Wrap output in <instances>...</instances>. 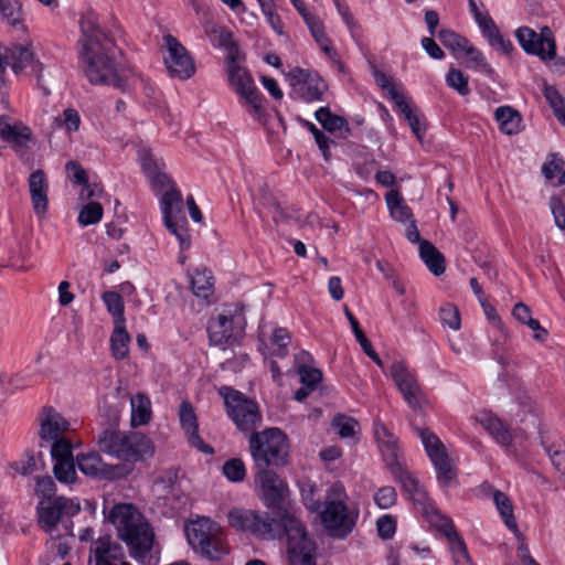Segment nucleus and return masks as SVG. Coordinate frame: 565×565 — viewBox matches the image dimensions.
<instances>
[{
    "mask_svg": "<svg viewBox=\"0 0 565 565\" xmlns=\"http://www.w3.org/2000/svg\"><path fill=\"white\" fill-rule=\"evenodd\" d=\"M344 313L351 324L352 331H353L358 342L362 347L365 354L369 358H371L379 366H382V360L380 359L379 354L374 351L371 342L369 341V339L365 337L364 332L360 328L358 319L353 316V313L348 308L344 309Z\"/></svg>",
    "mask_w": 565,
    "mask_h": 565,
    "instance_id": "obj_40",
    "label": "nucleus"
},
{
    "mask_svg": "<svg viewBox=\"0 0 565 565\" xmlns=\"http://www.w3.org/2000/svg\"><path fill=\"white\" fill-rule=\"evenodd\" d=\"M463 54L468 57L467 66L469 68L481 72L488 76H491L494 73L483 54L472 44H468Z\"/></svg>",
    "mask_w": 565,
    "mask_h": 565,
    "instance_id": "obj_44",
    "label": "nucleus"
},
{
    "mask_svg": "<svg viewBox=\"0 0 565 565\" xmlns=\"http://www.w3.org/2000/svg\"><path fill=\"white\" fill-rule=\"evenodd\" d=\"M288 79L295 92L308 103L321 100L328 87L318 73L299 67L288 73Z\"/></svg>",
    "mask_w": 565,
    "mask_h": 565,
    "instance_id": "obj_18",
    "label": "nucleus"
},
{
    "mask_svg": "<svg viewBox=\"0 0 565 565\" xmlns=\"http://www.w3.org/2000/svg\"><path fill=\"white\" fill-rule=\"evenodd\" d=\"M7 63H10L12 71L18 74L25 67L31 66L32 72L36 74L38 82L40 83L43 65L39 61H34V54L31 46L17 45L7 52Z\"/></svg>",
    "mask_w": 565,
    "mask_h": 565,
    "instance_id": "obj_24",
    "label": "nucleus"
},
{
    "mask_svg": "<svg viewBox=\"0 0 565 565\" xmlns=\"http://www.w3.org/2000/svg\"><path fill=\"white\" fill-rule=\"evenodd\" d=\"M227 520L232 527L263 539L285 535L288 565H316V544L294 512L279 510L276 518L268 519L252 510L235 508L228 512Z\"/></svg>",
    "mask_w": 565,
    "mask_h": 565,
    "instance_id": "obj_1",
    "label": "nucleus"
},
{
    "mask_svg": "<svg viewBox=\"0 0 565 565\" xmlns=\"http://www.w3.org/2000/svg\"><path fill=\"white\" fill-rule=\"evenodd\" d=\"M227 76L230 85L244 99L245 104L249 106L250 115L257 120H262L265 115L263 96L255 86L249 73L244 67H241L232 55L227 61Z\"/></svg>",
    "mask_w": 565,
    "mask_h": 565,
    "instance_id": "obj_9",
    "label": "nucleus"
},
{
    "mask_svg": "<svg viewBox=\"0 0 565 565\" xmlns=\"http://www.w3.org/2000/svg\"><path fill=\"white\" fill-rule=\"evenodd\" d=\"M311 35L313 36L315 41L321 49V51L326 54L328 60L334 64L339 71H342L344 68L343 63L340 61V56L335 49L333 47L330 39L324 33V26L322 22L319 19H315L311 22L307 24Z\"/></svg>",
    "mask_w": 565,
    "mask_h": 565,
    "instance_id": "obj_28",
    "label": "nucleus"
},
{
    "mask_svg": "<svg viewBox=\"0 0 565 565\" xmlns=\"http://www.w3.org/2000/svg\"><path fill=\"white\" fill-rule=\"evenodd\" d=\"M493 502L500 513L507 527L515 534H519V526L514 518L513 505L511 500L502 491L493 492Z\"/></svg>",
    "mask_w": 565,
    "mask_h": 565,
    "instance_id": "obj_35",
    "label": "nucleus"
},
{
    "mask_svg": "<svg viewBox=\"0 0 565 565\" xmlns=\"http://www.w3.org/2000/svg\"><path fill=\"white\" fill-rule=\"evenodd\" d=\"M218 394L224 398L227 414L239 430H252L262 422L256 402L247 398L239 391L222 386L218 388Z\"/></svg>",
    "mask_w": 565,
    "mask_h": 565,
    "instance_id": "obj_7",
    "label": "nucleus"
},
{
    "mask_svg": "<svg viewBox=\"0 0 565 565\" xmlns=\"http://www.w3.org/2000/svg\"><path fill=\"white\" fill-rule=\"evenodd\" d=\"M449 543V550L452 554V558L456 565H472L471 559L468 555L466 544L463 540L456 532H450L445 536Z\"/></svg>",
    "mask_w": 565,
    "mask_h": 565,
    "instance_id": "obj_42",
    "label": "nucleus"
},
{
    "mask_svg": "<svg viewBox=\"0 0 565 565\" xmlns=\"http://www.w3.org/2000/svg\"><path fill=\"white\" fill-rule=\"evenodd\" d=\"M132 427L146 425L151 419V402L145 394H137L130 398Z\"/></svg>",
    "mask_w": 565,
    "mask_h": 565,
    "instance_id": "obj_33",
    "label": "nucleus"
},
{
    "mask_svg": "<svg viewBox=\"0 0 565 565\" xmlns=\"http://www.w3.org/2000/svg\"><path fill=\"white\" fill-rule=\"evenodd\" d=\"M446 83L461 96H467L470 93L468 77L457 68H450L446 74Z\"/></svg>",
    "mask_w": 565,
    "mask_h": 565,
    "instance_id": "obj_51",
    "label": "nucleus"
},
{
    "mask_svg": "<svg viewBox=\"0 0 565 565\" xmlns=\"http://www.w3.org/2000/svg\"><path fill=\"white\" fill-rule=\"evenodd\" d=\"M374 502L380 509H390L397 501L396 490L391 486L380 488L374 493Z\"/></svg>",
    "mask_w": 565,
    "mask_h": 565,
    "instance_id": "obj_58",
    "label": "nucleus"
},
{
    "mask_svg": "<svg viewBox=\"0 0 565 565\" xmlns=\"http://www.w3.org/2000/svg\"><path fill=\"white\" fill-rule=\"evenodd\" d=\"M374 78L376 84L387 92V97L391 102L396 105L399 100L404 99V95L392 84L390 77L380 71L374 72Z\"/></svg>",
    "mask_w": 565,
    "mask_h": 565,
    "instance_id": "obj_57",
    "label": "nucleus"
},
{
    "mask_svg": "<svg viewBox=\"0 0 565 565\" xmlns=\"http://www.w3.org/2000/svg\"><path fill=\"white\" fill-rule=\"evenodd\" d=\"M102 299L107 311L113 316L115 324H125V305L120 294L116 291H105Z\"/></svg>",
    "mask_w": 565,
    "mask_h": 565,
    "instance_id": "obj_41",
    "label": "nucleus"
},
{
    "mask_svg": "<svg viewBox=\"0 0 565 565\" xmlns=\"http://www.w3.org/2000/svg\"><path fill=\"white\" fill-rule=\"evenodd\" d=\"M476 23L478 24L482 35L494 50L503 54H509L511 52L513 47L512 43L503 38L489 13L478 17Z\"/></svg>",
    "mask_w": 565,
    "mask_h": 565,
    "instance_id": "obj_26",
    "label": "nucleus"
},
{
    "mask_svg": "<svg viewBox=\"0 0 565 565\" xmlns=\"http://www.w3.org/2000/svg\"><path fill=\"white\" fill-rule=\"evenodd\" d=\"M359 424L354 418L339 415L334 417L332 427L337 430V434L342 438L353 437L356 433Z\"/></svg>",
    "mask_w": 565,
    "mask_h": 565,
    "instance_id": "obj_55",
    "label": "nucleus"
},
{
    "mask_svg": "<svg viewBox=\"0 0 565 565\" xmlns=\"http://www.w3.org/2000/svg\"><path fill=\"white\" fill-rule=\"evenodd\" d=\"M543 94L552 107L555 117L565 125V99L554 86H546Z\"/></svg>",
    "mask_w": 565,
    "mask_h": 565,
    "instance_id": "obj_47",
    "label": "nucleus"
},
{
    "mask_svg": "<svg viewBox=\"0 0 565 565\" xmlns=\"http://www.w3.org/2000/svg\"><path fill=\"white\" fill-rule=\"evenodd\" d=\"M53 472L62 483H73L77 478L75 461H56Z\"/></svg>",
    "mask_w": 565,
    "mask_h": 565,
    "instance_id": "obj_54",
    "label": "nucleus"
},
{
    "mask_svg": "<svg viewBox=\"0 0 565 565\" xmlns=\"http://www.w3.org/2000/svg\"><path fill=\"white\" fill-rule=\"evenodd\" d=\"M138 159L146 177L152 175L159 170H164L166 164L163 160L157 158L150 148L141 147L138 150Z\"/></svg>",
    "mask_w": 565,
    "mask_h": 565,
    "instance_id": "obj_43",
    "label": "nucleus"
},
{
    "mask_svg": "<svg viewBox=\"0 0 565 565\" xmlns=\"http://www.w3.org/2000/svg\"><path fill=\"white\" fill-rule=\"evenodd\" d=\"M375 440L382 456L385 459H397L401 455L398 438L394 436L384 425H376L374 429Z\"/></svg>",
    "mask_w": 565,
    "mask_h": 565,
    "instance_id": "obj_30",
    "label": "nucleus"
},
{
    "mask_svg": "<svg viewBox=\"0 0 565 565\" xmlns=\"http://www.w3.org/2000/svg\"><path fill=\"white\" fill-rule=\"evenodd\" d=\"M388 470L393 479L411 495L423 516L431 526L445 536L455 531L452 521L440 513L435 503L428 498L417 478L402 461H392L388 465Z\"/></svg>",
    "mask_w": 565,
    "mask_h": 565,
    "instance_id": "obj_5",
    "label": "nucleus"
},
{
    "mask_svg": "<svg viewBox=\"0 0 565 565\" xmlns=\"http://www.w3.org/2000/svg\"><path fill=\"white\" fill-rule=\"evenodd\" d=\"M29 189L32 206L36 215L44 216L47 211L49 185L42 170L32 172L29 177Z\"/></svg>",
    "mask_w": 565,
    "mask_h": 565,
    "instance_id": "obj_25",
    "label": "nucleus"
},
{
    "mask_svg": "<svg viewBox=\"0 0 565 565\" xmlns=\"http://www.w3.org/2000/svg\"><path fill=\"white\" fill-rule=\"evenodd\" d=\"M213 277L206 268L195 269L191 275V288L193 294L203 299H207L213 292Z\"/></svg>",
    "mask_w": 565,
    "mask_h": 565,
    "instance_id": "obj_37",
    "label": "nucleus"
},
{
    "mask_svg": "<svg viewBox=\"0 0 565 565\" xmlns=\"http://www.w3.org/2000/svg\"><path fill=\"white\" fill-rule=\"evenodd\" d=\"M0 15L14 29L24 30L22 6L18 0H0Z\"/></svg>",
    "mask_w": 565,
    "mask_h": 565,
    "instance_id": "obj_39",
    "label": "nucleus"
},
{
    "mask_svg": "<svg viewBox=\"0 0 565 565\" xmlns=\"http://www.w3.org/2000/svg\"><path fill=\"white\" fill-rule=\"evenodd\" d=\"M477 420L499 445L508 446L512 441L510 429L495 415L481 412L478 414Z\"/></svg>",
    "mask_w": 565,
    "mask_h": 565,
    "instance_id": "obj_27",
    "label": "nucleus"
},
{
    "mask_svg": "<svg viewBox=\"0 0 565 565\" xmlns=\"http://www.w3.org/2000/svg\"><path fill=\"white\" fill-rule=\"evenodd\" d=\"M94 565H121L125 559L122 546L109 536L97 539L90 546Z\"/></svg>",
    "mask_w": 565,
    "mask_h": 565,
    "instance_id": "obj_23",
    "label": "nucleus"
},
{
    "mask_svg": "<svg viewBox=\"0 0 565 565\" xmlns=\"http://www.w3.org/2000/svg\"><path fill=\"white\" fill-rule=\"evenodd\" d=\"M376 526L379 536L383 540H390L396 532V520L392 515L385 514L379 518Z\"/></svg>",
    "mask_w": 565,
    "mask_h": 565,
    "instance_id": "obj_63",
    "label": "nucleus"
},
{
    "mask_svg": "<svg viewBox=\"0 0 565 565\" xmlns=\"http://www.w3.org/2000/svg\"><path fill=\"white\" fill-rule=\"evenodd\" d=\"M55 492L56 486L51 477L45 476L36 478L35 493L40 500L58 498V495H55Z\"/></svg>",
    "mask_w": 565,
    "mask_h": 565,
    "instance_id": "obj_60",
    "label": "nucleus"
},
{
    "mask_svg": "<svg viewBox=\"0 0 565 565\" xmlns=\"http://www.w3.org/2000/svg\"><path fill=\"white\" fill-rule=\"evenodd\" d=\"M130 337L125 324H115V329L110 337V349L116 360H122L129 353Z\"/></svg>",
    "mask_w": 565,
    "mask_h": 565,
    "instance_id": "obj_38",
    "label": "nucleus"
},
{
    "mask_svg": "<svg viewBox=\"0 0 565 565\" xmlns=\"http://www.w3.org/2000/svg\"><path fill=\"white\" fill-rule=\"evenodd\" d=\"M223 475L232 482L242 481L245 478L243 461H225L222 467Z\"/></svg>",
    "mask_w": 565,
    "mask_h": 565,
    "instance_id": "obj_62",
    "label": "nucleus"
},
{
    "mask_svg": "<svg viewBox=\"0 0 565 565\" xmlns=\"http://www.w3.org/2000/svg\"><path fill=\"white\" fill-rule=\"evenodd\" d=\"M106 519L129 547L130 556L142 561L154 541V533L143 514L131 503H118L108 511Z\"/></svg>",
    "mask_w": 565,
    "mask_h": 565,
    "instance_id": "obj_3",
    "label": "nucleus"
},
{
    "mask_svg": "<svg viewBox=\"0 0 565 565\" xmlns=\"http://www.w3.org/2000/svg\"><path fill=\"white\" fill-rule=\"evenodd\" d=\"M40 443L47 444L52 440L66 436L70 423L53 407H44L39 417Z\"/></svg>",
    "mask_w": 565,
    "mask_h": 565,
    "instance_id": "obj_22",
    "label": "nucleus"
},
{
    "mask_svg": "<svg viewBox=\"0 0 565 565\" xmlns=\"http://www.w3.org/2000/svg\"><path fill=\"white\" fill-rule=\"evenodd\" d=\"M550 210L554 218L555 226L565 233V204L561 198L554 195L551 196Z\"/></svg>",
    "mask_w": 565,
    "mask_h": 565,
    "instance_id": "obj_61",
    "label": "nucleus"
},
{
    "mask_svg": "<svg viewBox=\"0 0 565 565\" xmlns=\"http://www.w3.org/2000/svg\"><path fill=\"white\" fill-rule=\"evenodd\" d=\"M79 25V57L88 81L94 85H109L125 90L127 83L115 63L114 43L100 29L97 15L92 11L86 12Z\"/></svg>",
    "mask_w": 565,
    "mask_h": 565,
    "instance_id": "obj_2",
    "label": "nucleus"
},
{
    "mask_svg": "<svg viewBox=\"0 0 565 565\" xmlns=\"http://www.w3.org/2000/svg\"><path fill=\"white\" fill-rule=\"evenodd\" d=\"M79 470L92 478L116 480L127 477L134 469L132 461L107 463L106 461H77Z\"/></svg>",
    "mask_w": 565,
    "mask_h": 565,
    "instance_id": "obj_20",
    "label": "nucleus"
},
{
    "mask_svg": "<svg viewBox=\"0 0 565 565\" xmlns=\"http://www.w3.org/2000/svg\"><path fill=\"white\" fill-rule=\"evenodd\" d=\"M437 479L444 487H454L457 482V470L452 461H434Z\"/></svg>",
    "mask_w": 565,
    "mask_h": 565,
    "instance_id": "obj_48",
    "label": "nucleus"
},
{
    "mask_svg": "<svg viewBox=\"0 0 565 565\" xmlns=\"http://www.w3.org/2000/svg\"><path fill=\"white\" fill-rule=\"evenodd\" d=\"M244 331V318L238 310L224 309L207 323L210 344L225 348L237 340Z\"/></svg>",
    "mask_w": 565,
    "mask_h": 565,
    "instance_id": "obj_10",
    "label": "nucleus"
},
{
    "mask_svg": "<svg viewBox=\"0 0 565 565\" xmlns=\"http://www.w3.org/2000/svg\"><path fill=\"white\" fill-rule=\"evenodd\" d=\"M315 117L326 130L338 132L341 138H347L351 134L348 121L343 117L332 114L328 107H320Z\"/></svg>",
    "mask_w": 565,
    "mask_h": 565,
    "instance_id": "obj_29",
    "label": "nucleus"
},
{
    "mask_svg": "<svg viewBox=\"0 0 565 565\" xmlns=\"http://www.w3.org/2000/svg\"><path fill=\"white\" fill-rule=\"evenodd\" d=\"M97 445L105 455L118 459H143L154 455L152 440L141 433L106 429L98 436Z\"/></svg>",
    "mask_w": 565,
    "mask_h": 565,
    "instance_id": "obj_6",
    "label": "nucleus"
},
{
    "mask_svg": "<svg viewBox=\"0 0 565 565\" xmlns=\"http://www.w3.org/2000/svg\"><path fill=\"white\" fill-rule=\"evenodd\" d=\"M290 334L284 328H276L271 334V348L269 355L285 358L288 353V345L290 343Z\"/></svg>",
    "mask_w": 565,
    "mask_h": 565,
    "instance_id": "obj_46",
    "label": "nucleus"
},
{
    "mask_svg": "<svg viewBox=\"0 0 565 565\" xmlns=\"http://www.w3.org/2000/svg\"><path fill=\"white\" fill-rule=\"evenodd\" d=\"M438 39L441 42V44L446 49L450 50L452 53H463V51L469 44V41L466 38L448 29H441L438 32Z\"/></svg>",
    "mask_w": 565,
    "mask_h": 565,
    "instance_id": "obj_45",
    "label": "nucleus"
},
{
    "mask_svg": "<svg viewBox=\"0 0 565 565\" xmlns=\"http://www.w3.org/2000/svg\"><path fill=\"white\" fill-rule=\"evenodd\" d=\"M494 118L503 134L512 136L521 131L522 117L514 108L501 106L495 109Z\"/></svg>",
    "mask_w": 565,
    "mask_h": 565,
    "instance_id": "obj_31",
    "label": "nucleus"
},
{
    "mask_svg": "<svg viewBox=\"0 0 565 565\" xmlns=\"http://www.w3.org/2000/svg\"><path fill=\"white\" fill-rule=\"evenodd\" d=\"M515 36L522 49L529 54L537 55L542 60H553L556 55L555 41L547 26L543 28L540 33L527 26H522L516 30Z\"/></svg>",
    "mask_w": 565,
    "mask_h": 565,
    "instance_id": "obj_15",
    "label": "nucleus"
},
{
    "mask_svg": "<svg viewBox=\"0 0 565 565\" xmlns=\"http://www.w3.org/2000/svg\"><path fill=\"white\" fill-rule=\"evenodd\" d=\"M167 54L164 64L172 76L188 79L195 73L194 61L188 50L171 34L163 36Z\"/></svg>",
    "mask_w": 565,
    "mask_h": 565,
    "instance_id": "obj_13",
    "label": "nucleus"
},
{
    "mask_svg": "<svg viewBox=\"0 0 565 565\" xmlns=\"http://www.w3.org/2000/svg\"><path fill=\"white\" fill-rule=\"evenodd\" d=\"M419 256L435 276H440L445 273V258L430 242H420Z\"/></svg>",
    "mask_w": 565,
    "mask_h": 565,
    "instance_id": "obj_32",
    "label": "nucleus"
},
{
    "mask_svg": "<svg viewBox=\"0 0 565 565\" xmlns=\"http://www.w3.org/2000/svg\"><path fill=\"white\" fill-rule=\"evenodd\" d=\"M439 318L444 326L451 330H459L461 326L460 313L456 306L452 303H445L439 309Z\"/></svg>",
    "mask_w": 565,
    "mask_h": 565,
    "instance_id": "obj_52",
    "label": "nucleus"
},
{
    "mask_svg": "<svg viewBox=\"0 0 565 565\" xmlns=\"http://www.w3.org/2000/svg\"><path fill=\"white\" fill-rule=\"evenodd\" d=\"M299 376L302 385H307L313 390H316L317 385L322 380L321 371L310 366H301L299 369Z\"/></svg>",
    "mask_w": 565,
    "mask_h": 565,
    "instance_id": "obj_64",
    "label": "nucleus"
},
{
    "mask_svg": "<svg viewBox=\"0 0 565 565\" xmlns=\"http://www.w3.org/2000/svg\"><path fill=\"white\" fill-rule=\"evenodd\" d=\"M417 431L429 459H447L445 445L434 433L426 428H418Z\"/></svg>",
    "mask_w": 565,
    "mask_h": 565,
    "instance_id": "obj_36",
    "label": "nucleus"
},
{
    "mask_svg": "<svg viewBox=\"0 0 565 565\" xmlns=\"http://www.w3.org/2000/svg\"><path fill=\"white\" fill-rule=\"evenodd\" d=\"M270 461H257L256 486L265 505L278 507L284 499L285 486L282 480L269 469Z\"/></svg>",
    "mask_w": 565,
    "mask_h": 565,
    "instance_id": "obj_19",
    "label": "nucleus"
},
{
    "mask_svg": "<svg viewBox=\"0 0 565 565\" xmlns=\"http://www.w3.org/2000/svg\"><path fill=\"white\" fill-rule=\"evenodd\" d=\"M182 202V194L175 186L166 190L160 200L164 225L178 238L180 248L184 250L190 247L191 239Z\"/></svg>",
    "mask_w": 565,
    "mask_h": 565,
    "instance_id": "obj_8",
    "label": "nucleus"
},
{
    "mask_svg": "<svg viewBox=\"0 0 565 565\" xmlns=\"http://www.w3.org/2000/svg\"><path fill=\"white\" fill-rule=\"evenodd\" d=\"M79 511V501L65 497L39 500L36 507L39 524L46 532H52L63 516L72 518Z\"/></svg>",
    "mask_w": 565,
    "mask_h": 565,
    "instance_id": "obj_11",
    "label": "nucleus"
},
{
    "mask_svg": "<svg viewBox=\"0 0 565 565\" xmlns=\"http://www.w3.org/2000/svg\"><path fill=\"white\" fill-rule=\"evenodd\" d=\"M385 201L390 211L391 216L401 223H407L412 221L413 213L405 203L401 193L397 190H391L385 195Z\"/></svg>",
    "mask_w": 565,
    "mask_h": 565,
    "instance_id": "obj_34",
    "label": "nucleus"
},
{
    "mask_svg": "<svg viewBox=\"0 0 565 565\" xmlns=\"http://www.w3.org/2000/svg\"><path fill=\"white\" fill-rule=\"evenodd\" d=\"M249 447L254 459H285L288 456L287 437L278 428L253 434Z\"/></svg>",
    "mask_w": 565,
    "mask_h": 565,
    "instance_id": "obj_12",
    "label": "nucleus"
},
{
    "mask_svg": "<svg viewBox=\"0 0 565 565\" xmlns=\"http://www.w3.org/2000/svg\"><path fill=\"white\" fill-rule=\"evenodd\" d=\"M206 34L214 45L232 49L234 45L232 32L223 26L212 25L206 29Z\"/></svg>",
    "mask_w": 565,
    "mask_h": 565,
    "instance_id": "obj_53",
    "label": "nucleus"
},
{
    "mask_svg": "<svg viewBox=\"0 0 565 565\" xmlns=\"http://www.w3.org/2000/svg\"><path fill=\"white\" fill-rule=\"evenodd\" d=\"M321 522L331 536L342 539L353 530L355 516L340 499H337L326 504L321 512Z\"/></svg>",
    "mask_w": 565,
    "mask_h": 565,
    "instance_id": "obj_14",
    "label": "nucleus"
},
{
    "mask_svg": "<svg viewBox=\"0 0 565 565\" xmlns=\"http://www.w3.org/2000/svg\"><path fill=\"white\" fill-rule=\"evenodd\" d=\"M179 420L191 447L196 448L206 456L214 454L213 447L209 444H205L198 434L199 425L196 414L190 402L183 401L180 404Z\"/></svg>",
    "mask_w": 565,
    "mask_h": 565,
    "instance_id": "obj_21",
    "label": "nucleus"
},
{
    "mask_svg": "<svg viewBox=\"0 0 565 565\" xmlns=\"http://www.w3.org/2000/svg\"><path fill=\"white\" fill-rule=\"evenodd\" d=\"M184 531L192 551L206 561L218 562L230 553L225 531L207 516L188 522Z\"/></svg>",
    "mask_w": 565,
    "mask_h": 565,
    "instance_id": "obj_4",
    "label": "nucleus"
},
{
    "mask_svg": "<svg viewBox=\"0 0 565 565\" xmlns=\"http://www.w3.org/2000/svg\"><path fill=\"white\" fill-rule=\"evenodd\" d=\"M395 107L404 116V118L408 122L412 131L420 140L423 138V131H422L420 122H419V119L416 116L413 107L411 106V104L404 98V99L399 100L395 105Z\"/></svg>",
    "mask_w": 565,
    "mask_h": 565,
    "instance_id": "obj_50",
    "label": "nucleus"
},
{
    "mask_svg": "<svg viewBox=\"0 0 565 565\" xmlns=\"http://www.w3.org/2000/svg\"><path fill=\"white\" fill-rule=\"evenodd\" d=\"M0 136L7 141H14L22 146L30 139L28 128L20 129L11 125H2L0 127Z\"/></svg>",
    "mask_w": 565,
    "mask_h": 565,
    "instance_id": "obj_56",
    "label": "nucleus"
},
{
    "mask_svg": "<svg viewBox=\"0 0 565 565\" xmlns=\"http://www.w3.org/2000/svg\"><path fill=\"white\" fill-rule=\"evenodd\" d=\"M103 217V206L97 202L84 205L78 214V223L88 226L98 223Z\"/></svg>",
    "mask_w": 565,
    "mask_h": 565,
    "instance_id": "obj_49",
    "label": "nucleus"
},
{
    "mask_svg": "<svg viewBox=\"0 0 565 565\" xmlns=\"http://www.w3.org/2000/svg\"><path fill=\"white\" fill-rule=\"evenodd\" d=\"M390 373L407 405L414 411H420L426 398L414 374L398 361L391 365Z\"/></svg>",
    "mask_w": 565,
    "mask_h": 565,
    "instance_id": "obj_17",
    "label": "nucleus"
},
{
    "mask_svg": "<svg viewBox=\"0 0 565 565\" xmlns=\"http://www.w3.org/2000/svg\"><path fill=\"white\" fill-rule=\"evenodd\" d=\"M79 447V441L64 436L47 444L40 443L35 451L28 452V459H43L44 450L50 452L51 459H100L97 452L76 451Z\"/></svg>",
    "mask_w": 565,
    "mask_h": 565,
    "instance_id": "obj_16",
    "label": "nucleus"
},
{
    "mask_svg": "<svg viewBox=\"0 0 565 565\" xmlns=\"http://www.w3.org/2000/svg\"><path fill=\"white\" fill-rule=\"evenodd\" d=\"M54 120L58 127H64L68 132L77 131L81 125V116L74 108H66L63 116Z\"/></svg>",
    "mask_w": 565,
    "mask_h": 565,
    "instance_id": "obj_59",
    "label": "nucleus"
}]
</instances>
